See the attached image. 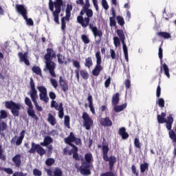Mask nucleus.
Here are the masks:
<instances>
[{
  "mask_svg": "<svg viewBox=\"0 0 176 176\" xmlns=\"http://www.w3.org/2000/svg\"><path fill=\"white\" fill-rule=\"evenodd\" d=\"M85 14H86V17H85V28H86L89 27V30L92 32V34L94 36V38H98V39L95 41L96 45H98L100 43H101V38H102V30H98L97 26H94L93 24L90 23V19L93 17V10L90 8H87L84 10Z\"/></svg>",
  "mask_w": 176,
  "mask_h": 176,
  "instance_id": "obj_1",
  "label": "nucleus"
},
{
  "mask_svg": "<svg viewBox=\"0 0 176 176\" xmlns=\"http://www.w3.org/2000/svg\"><path fill=\"white\" fill-rule=\"evenodd\" d=\"M85 161L81 162V166L79 168L80 173L82 175H91V163L94 162L93 155L87 153L84 156Z\"/></svg>",
  "mask_w": 176,
  "mask_h": 176,
  "instance_id": "obj_2",
  "label": "nucleus"
},
{
  "mask_svg": "<svg viewBox=\"0 0 176 176\" xmlns=\"http://www.w3.org/2000/svg\"><path fill=\"white\" fill-rule=\"evenodd\" d=\"M63 5V0H56L54 2L50 0L49 9L52 12L54 21L56 24H60V13H61V6Z\"/></svg>",
  "mask_w": 176,
  "mask_h": 176,
  "instance_id": "obj_3",
  "label": "nucleus"
},
{
  "mask_svg": "<svg viewBox=\"0 0 176 176\" xmlns=\"http://www.w3.org/2000/svg\"><path fill=\"white\" fill-rule=\"evenodd\" d=\"M30 94L31 100L33 104H34L36 109L38 111V112H42L43 111V108L39 106L38 101H36V99L38 98V91L36 90V88H35V82H34V79L32 78H30Z\"/></svg>",
  "mask_w": 176,
  "mask_h": 176,
  "instance_id": "obj_4",
  "label": "nucleus"
},
{
  "mask_svg": "<svg viewBox=\"0 0 176 176\" xmlns=\"http://www.w3.org/2000/svg\"><path fill=\"white\" fill-rule=\"evenodd\" d=\"M102 158L104 162H109V170L112 171L113 170V166L116 163V157L115 155H111L108 157V152H109V147L108 145H103L102 147Z\"/></svg>",
  "mask_w": 176,
  "mask_h": 176,
  "instance_id": "obj_5",
  "label": "nucleus"
},
{
  "mask_svg": "<svg viewBox=\"0 0 176 176\" xmlns=\"http://www.w3.org/2000/svg\"><path fill=\"white\" fill-rule=\"evenodd\" d=\"M166 113H161V115L157 116V120L160 124H163V123L166 124L167 130H171L173 127V123H174V118H173V115L170 114L169 116L166 119Z\"/></svg>",
  "mask_w": 176,
  "mask_h": 176,
  "instance_id": "obj_6",
  "label": "nucleus"
},
{
  "mask_svg": "<svg viewBox=\"0 0 176 176\" xmlns=\"http://www.w3.org/2000/svg\"><path fill=\"white\" fill-rule=\"evenodd\" d=\"M15 9L19 14H21L24 20H25L27 25L32 26L34 25V21L31 18H28L27 16L28 14V11L27 8L23 4H16L15 6Z\"/></svg>",
  "mask_w": 176,
  "mask_h": 176,
  "instance_id": "obj_7",
  "label": "nucleus"
},
{
  "mask_svg": "<svg viewBox=\"0 0 176 176\" xmlns=\"http://www.w3.org/2000/svg\"><path fill=\"white\" fill-rule=\"evenodd\" d=\"M5 107L7 109H10L11 113L13 116H20V109H21V104L14 102L13 100L6 101Z\"/></svg>",
  "mask_w": 176,
  "mask_h": 176,
  "instance_id": "obj_8",
  "label": "nucleus"
},
{
  "mask_svg": "<svg viewBox=\"0 0 176 176\" xmlns=\"http://www.w3.org/2000/svg\"><path fill=\"white\" fill-rule=\"evenodd\" d=\"M96 65L94 69L92 70V75H94V76H98V75H100V72L104 69V67L101 66V63H102V60H101V52H100V51L96 53Z\"/></svg>",
  "mask_w": 176,
  "mask_h": 176,
  "instance_id": "obj_9",
  "label": "nucleus"
},
{
  "mask_svg": "<svg viewBox=\"0 0 176 176\" xmlns=\"http://www.w3.org/2000/svg\"><path fill=\"white\" fill-rule=\"evenodd\" d=\"M25 104L28 107L27 110L28 116H30V118H32L34 120H38V116L35 114V110H34V106L32 105V102H31L30 98H25Z\"/></svg>",
  "mask_w": 176,
  "mask_h": 176,
  "instance_id": "obj_10",
  "label": "nucleus"
},
{
  "mask_svg": "<svg viewBox=\"0 0 176 176\" xmlns=\"http://www.w3.org/2000/svg\"><path fill=\"white\" fill-rule=\"evenodd\" d=\"M36 152L40 156H43L46 153L45 148L41 146L40 144H36L32 142L31 143V148L28 151V153H35Z\"/></svg>",
  "mask_w": 176,
  "mask_h": 176,
  "instance_id": "obj_11",
  "label": "nucleus"
},
{
  "mask_svg": "<svg viewBox=\"0 0 176 176\" xmlns=\"http://www.w3.org/2000/svg\"><path fill=\"white\" fill-rule=\"evenodd\" d=\"M52 60H45V69H44V71L47 69L52 78H56L57 75H56V72H54V69H56V63Z\"/></svg>",
  "mask_w": 176,
  "mask_h": 176,
  "instance_id": "obj_12",
  "label": "nucleus"
},
{
  "mask_svg": "<svg viewBox=\"0 0 176 176\" xmlns=\"http://www.w3.org/2000/svg\"><path fill=\"white\" fill-rule=\"evenodd\" d=\"M37 89L39 91V98L41 101H43L45 104L49 102V97L47 96V89L44 86H38Z\"/></svg>",
  "mask_w": 176,
  "mask_h": 176,
  "instance_id": "obj_13",
  "label": "nucleus"
},
{
  "mask_svg": "<svg viewBox=\"0 0 176 176\" xmlns=\"http://www.w3.org/2000/svg\"><path fill=\"white\" fill-rule=\"evenodd\" d=\"M82 118L84 120V126H85L86 130H90L91 126H93V120L86 112L82 113Z\"/></svg>",
  "mask_w": 176,
  "mask_h": 176,
  "instance_id": "obj_14",
  "label": "nucleus"
},
{
  "mask_svg": "<svg viewBox=\"0 0 176 176\" xmlns=\"http://www.w3.org/2000/svg\"><path fill=\"white\" fill-rule=\"evenodd\" d=\"M24 137H25V130H23L20 133L19 137L17 138V135H15L12 140V144L15 142L16 146H20L21 144H23V140H24ZM17 138L16 141V139Z\"/></svg>",
  "mask_w": 176,
  "mask_h": 176,
  "instance_id": "obj_15",
  "label": "nucleus"
},
{
  "mask_svg": "<svg viewBox=\"0 0 176 176\" xmlns=\"http://www.w3.org/2000/svg\"><path fill=\"white\" fill-rule=\"evenodd\" d=\"M18 56L21 63H24V64H25V65H27L28 67L31 65L30 63V60H28V52H19Z\"/></svg>",
  "mask_w": 176,
  "mask_h": 176,
  "instance_id": "obj_16",
  "label": "nucleus"
},
{
  "mask_svg": "<svg viewBox=\"0 0 176 176\" xmlns=\"http://www.w3.org/2000/svg\"><path fill=\"white\" fill-rule=\"evenodd\" d=\"M57 55H56V52L52 48H47V53L44 56V58L45 60H53V58H56Z\"/></svg>",
  "mask_w": 176,
  "mask_h": 176,
  "instance_id": "obj_17",
  "label": "nucleus"
},
{
  "mask_svg": "<svg viewBox=\"0 0 176 176\" xmlns=\"http://www.w3.org/2000/svg\"><path fill=\"white\" fill-rule=\"evenodd\" d=\"M75 134H74L73 132H70L69 135L65 138V144H67V145H69L72 148H76V146L72 144V142H74L75 141Z\"/></svg>",
  "mask_w": 176,
  "mask_h": 176,
  "instance_id": "obj_18",
  "label": "nucleus"
},
{
  "mask_svg": "<svg viewBox=\"0 0 176 176\" xmlns=\"http://www.w3.org/2000/svg\"><path fill=\"white\" fill-rule=\"evenodd\" d=\"M73 65L75 68H77L74 72L76 74V78L77 79V82H80V76L79 74V70L80 69V63L78 60H72Z\"/></svg>",
  "mask_w": 176,
  "mask_h": 176,
  "instance_id": "obj_19",
  "label": "nucleus"
},
{
  "mask_svg": "<svg viewBox=\"0 0 176 176\" xmlns=\"http://www.w3.org/2000/svg\"><path fill=\"white\" fill-rule=\"evenodd\" d=\"M59 85L60 87L64 93H67L68 91V84L65 81V80L63 79V76L59 77Z\"/></svg>",
  "mask_w": 176,
  "mask_h": 176,
  "instance_id": "obj_20",
  "label": "nucleus"
},
{
  "mask_svg": "<svg viewBox=\"0 0 176 176\" xmlns=\"http://www.w3.org/2000/svg\"><path fill=\"white\" fill-rule=\"evenodd\" d=\"M100 123V126L104 127H111L112 126V120H111L109 117L101 118Z\"/></svg>",
  "mask_w": 176,
  "mask_h": 176,
  "instance_id": "obj_21",
  "label": "nucleus"
},
{
  "mask_svg": "<svg viewBox=\"0 0 176 176\" xmlns=\"http://www.w3.org/2000/svg\"><path fill=\"white\" fill-rule=\"evenodd\" d=\"M85 13H86L85 12V8H82V10L80 12V15L77 16V23L80 24L82 28H85V18H83V14H85Z\"/></svg>",
  "mask_w": 176,
  "mask_h": 176,
  "instance_id": "obj_22",
  "label": "nucleus"
},
{
  "mask_svg": "<svg viewBox=\"0 0 176 176\" xmlns=\"http://www.w3.org/2000/svg\"><path fill=\"white\" fill-rule=\"evenodd\" d=\"M163 71L164 75H166V76H167V78L170 79V69L168 68V66L166 63H164L162 66L160 67V74H162Z\"/></svg>",
  "mask_w": 176,
  "mask_h": 176,
  "instance_id": "obj_23",
  "label": "nucleus"
},
{
  "mask_svg": "<svg viewBox=\"0 0 176 176\" xmlns=\"http://www.w3.org/2000/svg\"><path fill=\"white\" fill-rule=\"evenodd\" d=\"M13 163L16 166V167L19 168L21 166V155L16 154L12 159Z\"/></svg>",
  "mask_w": 176,
  "mask_h": 176,
  "instance_id": "obj_24",
  "label": "nucleus"
},
{
  "mask_svg": "<svg viewBox=\"0 0 176 176\" xmlns=\"http://www.w3.org/2000/svg\"><path fill=\"white\" fill-rule=\"evenodd\" d=\"M88 102H89V108L90 109L91 112L93 113V115H95L96 110L94 109V107L93 106V96L90 93L88 94V97L87 98Z\"/></svg>",
  "mask_w": 176,
  "mask_h": 176,
  "instance_id": "obj_25",
  "label": "nucleus"
},
{
  "mask_svg": "<svg viewBox=\"0 0 176 176\" xmlns=\"http://www.w3.org/2000/svg\"><path fill=\"white\" fill-rule=\"evenodd\" d=\"M118 134L122 137L123 140H127L129 138V133L126 131L125 127H121L119 129Z\"/></svg>",
  "mask_w": 176,
  "mask_h": 176,
  "instance_id": "obj_26",
  "label": "nucleus"
},
{
  "mask_svg": "<svg viewBox=\"0 0 176 176\" xmlns=\"http://www.w3.org/2000/svg\"><path fill=\"white\" fill-rule=\"evenodd\" d=\"M119 101H120V94L119 93H116V94L113 95L111 102L112 105H118L119 104Z\"/></svg>",
  "mask_w": 176,
  "mask_h": 176,
  "instance_id": "obj_27",
  "label": "nucleus"
},
{
  "mask_svg": "<svg viewBox=\"0 0 176 176\" xmlns=\"http://www.w3.org/2000/svg\"><path fill=\"white\" fill-rule=\"evenodd\" d=\"M52 142H53V138L50 136H46L43 140V142H41L40 144L42 146H47L48 145H50Z\"/></svg>",
  "mask_w": 176,
  "mask_h": 176,
  "instance_id": "obj_28",
  "label": "nucleus"
},
{
  "mask_svg": "<svg viewBox=\"0 0 176 176\" xmlns=\"http://www.w3.org/2000/svg\"><path fill=\"white\" fill-rule=\"evenodd\" d=\"M47 122L51 124V126H56L57 124V121L56 120V118L53 114L48 113Z\"/></svg>",
  "mask_w": 176,
  "mask_h": 176,
  "instance_id": "obj_29",
  "label": "nucleus"
},
{
  "mask_svg": "<svg viewBox=\"0 0 176 176\" xmlns=\"http://www.w3.org/2000/svg\"><path fill=\"white\" fill-rule=\"evenodd\" d=\"M157 35V36H160V38H163L164 39H170V38H171V34L167 32H158Z\"/></svg>",
  "mask_w": 176,
  "mask_h": 176,
  "instance_id": "obj_30",
  "label": "nucleus"
},
{
  "mask_svg": "<svg viewBox=\"0 0 176 176\" xmlns=\"http://www.w3.org/2000/svg\"><path fill=\"white\" fill-rule=\"evenodd\" d=\"M126 108H127V103H124L121 105H118V104L114 105L113 110L116 112H122V111H123L124 109H126Z\"/></svg>",
  "mask_w": 176,
  "mask_h": 176,
  "instance_id": "obj_31",
  "label": "nucleus"
},
{
  "mask_svg": "<svg viewBox=\"0 0 176 176\" xmlns=\"http://www.w3.org/2000/svg\"><path fill=\"white\" fill-rule=\"evenodd\" d=\"M122 43L125 60L126 63H129V51L127 50V45H126V43L124 41Z\"/></svg>",
  "mask_w": 176,
  "mask_h": 176,
  "instance_id": "obj_32",
  "label": "nucleus"
},
{
  "mask_svg": "<svg viewBox=\"0 0 176 176\" xmlns=\"http://www.w3.org/2000/svg\"><path fill=\"white\" fill-rule=\"evenodd\" d=\"M140 173L142 174H144L145 171H148V170H149V164H148V162H144L143 164H141L140 166Z\"/></svg>",
  "mask_w": 176,
  "mask_h": 176,
  "instance_id": "obj_33",
  "label": "nucleus"
},
{
  "mask_svg": "<svg viewBox=\"0 0 176 176\" xmlns=\"http://www.w3.org/2000/svg\"><path fill=\"white\" fill-rule=\"evenodd\" d=\"M67 21H69V18L67 19V16H63L61 18V30L63 32H65V28H67Z\"/></svg>",
  "mask_w": 176,
  "mask_h": 176,
  "instance_id": "obj_34",
  "label": "nucleus"
},
{
  "mask_svg": "<svg viewBox=\"0 0 176 176\" xmlns=\"http://www.w3.org/2000/svg\"><path fill=\"white\" fill-rule=\"evenodd\" d=\"M117 35H118L122 43H123V42H124V41H126V36H124V32L123 31V30L118 29L117 30Z\"/></svg>",
  "mask_w": 176,
  "mask_h": 176,
  "instance_id": "obj_35",
  "label": "nucleus"
},
{
  "mask_svg": "<svg viewBox=\"0 0 176 176\" xmlns=\"http://www.w3.org/2000/svg\"><path fill=\"white\" fill-rule=\"evenodd\" d=\"M78 151H79V148L77 146L73 147V148H72V152H73V159L75 160H80L79 154H78Z\"/></svg>",
  "mask_w": 176,
  "mask_h": 176,
  "instance_id": "obj_36",
  "label": "nucleus"
},
{
  "mask_svg": "<svg viewBox=\"0 0 176 176\" xmlns=\"http://www.w3.org/2000/svg\"><path fill=\"white\" fill-rule=\"evenodd\" d=\"M79 74L80 75V76L82 77V79H84V80H87V79H89V72H87V70L85 69H80L79 70Z\"/></svg>",
  "mask_w": 176,
  "mask_h": 176,
  "instance_id": "obj_37",
  "label": "nucleus"
},
{
  "mask_svg": "<svg viewBox=\"0 0 176 176\" xmlns=\"http://www.w3.org/2000/svg\"><path fill=\"white\" fill-rule=\"evenodd\" d=\"M56 111H58V118L63 119V118H64V107H63V102L59 103L58 109Z\"/></svg>",
  "mask_w": 176,
  "mask_h": 176,
  "instance_id": "obj_38",
  "label": "nucleus"
},
{
  "mask_svg": "<svg viewBox=\"0 0 176 176\" xmlns=\"http://www.w3.org/2000/svg\"><path fill=\"white\" fill-rule=\"evenodd\" d=\"M32 71L36 74V75H39L40 76H42V70L41 69V67L39 66H34L32 68Z\"/></svg>",
  "mask_w": 176,
  "mask_h": 176,
  "instance_id": "obj_39",
  "label": "nucleus"
},
{
  "mask_svg": "<svg viewBox=\"0 0 176 176\" xmlns=\"http://www.w3.org/2000/svg\"><path fill=\"white\" fill-rule=\"evenodd\" d=\"M168 134H169V138L172 140V142H173L174 144H176V134L174 130L170 129V131L168 132Z\"/></svg>",
  "mask_w": 176,
  "mask_h": 176,
  "instance_id": "obj_40",
  "label": "nucleus"
},
{
  "mask_svg": "<svg viewBox=\"0 0 176 176\" xmlns=\"http://www.w3.org/2000/svg\"><path fill=\"white\" fill-rule=\"evenodd\" d=\"M72 10V5L67 4L66 8V19H70L71 17V11Z\"/></svg>",
  "mask_w": 176,
  "mask_h": 176,
  "instance_id": "obj_41",
  "label": "nucleus"
},
{
  "mask_svg": "<svg viewBox=\"0 0 176 176\" xmlns=\"http://www.w3.org/2000/svg\"><path fill=\"white\" fill-rule=\"evenodd\" d=\"M91 66H93V60L91 59V57L86 58L85 67L87 68H90Z\"/></svg>",
  "mask_w": 176,
  "mask_h": 176,
  "instance_id": "obj_42",
  "label": "nucleus"
},
{
  "mask_svg": "<svg viewBox=\"0 0 176 176\" xmlns=\"http://www.w3.org/2000/svg\"><path fill=\"white\" fill-rule=\"evenodd\" d=\"M53 176H63V170L58 167H56L53 171Z\"/></svg>",
  "mask_w": 176,
  "mask_h": 176,
  "instance_id": "obj_43",
  "label": "nucleus"
},
{
  "mask_svg": "<svg viewBox=\"0 0 176 176\" xmlns=\"http://www.w3.org/2000/svg\"><path fill=\"white\" fill-rule=\"evenodd\" d=\"M5 130H8V124L3 121L0 122V133L5 131Z\"/></svg>",
  "mask_w": 176,
  "mask_h": 176,
  "instance_id": "obj_44",
  "label": "nucleus"
},
{
  "mask_svg": "<svg viewBox=\"0 0 176 176\" xmlns=\"http://www.w3.org/2000/svg\"><path fill=\"white\" fill-rule=\"evenodd\" d=\"M54 163H56L54 158H47L45 161L46 166H48L49 167L53 166Z\"/></svg>",
  "mask_w": 176,
  "mask_h": 176,
  "instance_id": "obj_45",
  "label": "nucleus"
},
{
  "mask_svg": "<svg viewBox=\"0 0 176 176\" xmlns=\"http://www.w3.org/2000/svg\"><path fill=\"white\" fill-rule=\"evenodd\" d=\"M81 39L85 45L90 43V39L89 38V36H87L86 34H82Z\"/></svg>",
  "mask_w": 176,
  "mask_h": 176,
  "instance_id": "obj_46",
  "label": "nucleus"
},
{
  "mask_svg": "<svg viewBox=\"0 0 176 176\" xmlns=\"http://www.w3.org/2000/svg\"><path fill=\"white\" fill-rule=\"evenodd\" d=\"M116 20L119 25H121V27H123V25H124V19H123L121 16H117Z\"/></svg>",
  "mask_w": 176,
  "mask_h": 176,
  "instance_id": "obj_47",
  "label": "nucleus"
},
{
  "mask_svg": "<svg viewBox=\"0 0 176 176\" xmlns=\"http://www.w3.org/2000/svg\"><path fill=\"white\" fill-rule=\"evenodd\" d=\"M158 57L161 61V64H163V48H162V45L159 47Z\"/></svg>",
  "mask_w": 176,
  "mask_h": 176,
  "instance_id": "obj_48",
  "label": "nucleus"
},
{
  "mask_svg": "<svg viewBox=\"0 0 176 176\" xmlns=\"http://www.w3.org/2000/svg\"><path fill=\"white\" fill-rule=\"evenodd\" d=\"M8 118V113L5 110L0 111V120L2 119H6Z\"/></svg>",
  "mask_w": 176,
  "mask_h": 176,
  "instance_id": "obj_49",
  "label": "nucleus"
},
{
  "mask_svg": "<svg viewBox=\"0 0 176 176\" xmlns=\"http://www.w3.org/2000/svg\"><path fill=\"white\" fill-rule=\"evenodd\" d=\"M57 57L59 64H64V60H65V56L61 55V54H58Z\"/></svg>",
  "mask_w": 176,
  "mask_h": 176,
  "instance_id": "obj_50",
  "label": "nucleus"
},
{
  "mask_svg": "<svg viewBox=\"0 0 176 176\" xmlns=\"http://www.w3.org/2000/svg\"><path fill=\"white\" fill-rule=\"evenodd\" d=\"M134 145L135 148H137L138 149H141V142H140V139L138 138H135L134 140Z\"/></svg>",
  "mask_w": 176,
  "mask_h": 176,
  "instance_id": "obj_51",
  "label": "nucleus"
},
{
  "mask_svg": "<svg viewBox=\"0 0 176 176\" xmlns=\"http://www.w3.org/2000/svg\"><path fill=\"white\" fill-rule=\"evenodd\" d=\"M64 124L68 129H71V126L69 125V116H65Z\"/></svg>",
  "mask_w": 176,
  "mask_h": 176,
  "instance_id": "obj_52",
  "label": "nucleus"
},
{
  "mask_svg": "<svg viewBox=\"0 0 176 176\" xmlns=\"http://www.w3.org/2000/svg\"><path fill=\"white\" fill-rule=\"evenodd\" d=\"M50 83H51L52 86H53V87H54V89H57V87H58V82H57V80L54 78L50 79Z\"/></svg>",
  "mask_w": 176,
  "mask_h": 176,
  "instance_id": "obj_53",
  "label": "nucleus"
},
{
  "mask_svg": "<svg viewBox=\"0 0 176 176\" xmlns=\"http://www.w3.org/2000/svg\"><path fill=\"white\" fill-rule=\"evenodd\" d=\"M113 43L116 47H118V46H120V39H119V37L115 36L113 38Z\"/></svg>",
  "mask_w": 176,
  "mask_h": 176,
  "instance_id": "obj_54",
  "label": "nucleus"
},
{
  "mask_svg": "<svg viewBox=\"0 0 176 176\" xmlns=\"http://www.w3.org/2000/svg\"><path fill=\"white\" fill-rule=\"evenodd\" d=\"M102 6L104 10H108V9H109V6L108 5L107 0H102Z\"/></svg>",
  "mask_w": 176,
  "mask_h": 176,
  "instance_id": "obj_55",
  "label": "nucleus"
},
{
  "mask_svg": "<svg viewBox=\"0 0 176 176\" xmlns=\"http://www.w3.org/2000/svg\"><path fill=\"white\" fill-rule=\"evenodd\" d=\"M59 107L60 106H58V103H57V102L55 100H52L51 108H54L56 110H58Z\"/></svg>",
  "mask_w": 176,
  "mask_h": 176,
  "instance_id": "obj_56",
  "label": "nucleus"
},
{
  "mask_svg": "<svg viewBox=\"0 0 176 176\" xmlns=\"http://www.w3.org/2000/svg\"><path fill=\"white\" fill-rule=\"evenodd\" d=\"M131 170L134 175L139 176L138 170H137V167L135 166V165L131 166Z\"/></svg>",
  "mask_w": 176,
  "mask_h": 176,
  "instance_id": "obj_57",
  "label": "nucleus"
},
{
  "mask_svg": "<svg viewBox=\"0 0 176 176\" xmlns=\"http://www.w3.org/2000/svg\"><path fill=\"white\" fill-rule=\"evenodd\" d=\"M124 85H125L126 89L129 90V89L131 87V81L130 80V79L125 80Z\"/></svg>",
  "mask_w": 176,
  "mask_h": 176,
  "instance_id": "obj_58",
  "label": "nucleus"
},
{
  "mask_svg": "<svg viewBox=\"0 0 176 176\" xmlns=\"http://www.w3.org/2000/svg\"><path fill=\"white\" fill-rule=\"evenodd\" d=\"M33 175L34 176H42V171L39 170V169L34 168L33 170Z\"/></svg>",
  "mask_w": 176,
  "mask_h": 176,
  "instance_id": "obj_59",
  "label": "nucleus"
},
{
  "mask_svg": "<svg viewBox=\"0 0 176 176\" xmlns=\"http://www.w3.org/2000/svg\"><path fill=\"white\" fill-rule=\"evenodd\" d=\"M160 94H162V88L160 87V85H158L156 90V97L160 98Z\"/></svg>",
  "mask_w": 176,
  "mask_h": 176,
  "instance_id": "obj_60",
  "label": "nucleus"
},
{
  "mask_svg": "<svg viewBox=\"0 0 176 176\" xmlns=\"http://www.w3.org/2000/svg\"><path fill=\"white\" fill-rule=\"evenodd\" d=\"M164 99L163 98H159L158 100V105L159 107H160V108H164Z\"/></svg>",
  "mask_w": 176,
  "mask_h": 176,
  "instance_id": "obj_61",
  "label": "nucleus"
},
{
  "mask_svg": "<svg viewBox=\"0 0 176 176\" xmlns=\"http://www.w3.org/2000/svg\"><path fill=\"white\" fill-rule=\"evenodd\" d=\"M100 176H115V173H113V172H112V170H110L109 172L102 173L100 175Z\"/></svg>",
  "mask_w": 176,
  "mask_h": 176,
  "instance_id": "obj_62",
  "label": "nucleus"
},
{
  "mask_svg": "<svg viewBox=\"0 0 176 176\" xmlns=\"http://www.w3.org/2000/svg\"><path fill=\"white\" fill-rule=\"evenodd\" d=\"M111 85V77H109L104 82V87L106 89H108L109 87V85Z\"/></svg>",
  "mask_w": 176,
  "mask_h": 176,
  "instance_id": "obj_63",
  "label": "nucleus"
},
{
  "mask_svg": "<svg viewBox=\"0 0 176 176\" xmlns=\"http://www.w3.org/2000/svg\"><path fill=\"white\" fill-rule=\"evenodd\" d=\"M14 175H15V176H27V175H28V173H24L23 172H15L14 173Z\"/></svg>",
  "mask_w": 176,
  "mask_h": 176,
  "instance_id": "obj_64",
  "label": "nucleus"
}]
</instances>
